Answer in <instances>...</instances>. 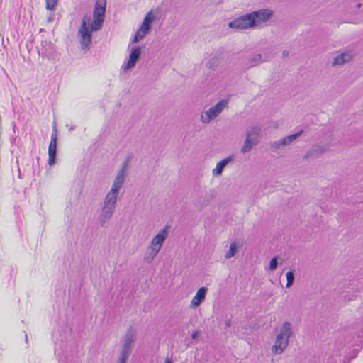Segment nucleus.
Instances as JSON below:
<instances>
[{
  "label": "nucleus",
  "instance_id": "19",
  "mask_svg": "<svg viewBox=\"0 0 363 363\" xmlns=\"http://www.w3.org/2000/svg\"><path fill=\"white\" fill-rule=\"evenodd\" d=\"M236 252V245L235 243H232L229 250L227 252L225 255L226 258H230L235 255Z\"/></svg>",
  "mask_w": 363,
  "mask_h": 363
},
{
  "label": "nucleus",
  "instance_id": "26",
  "mask_svg": "<svg viewBox=\"0 0 363 363\" xmlns=\"http://www.w3.org/2000/svg\"><path fill=\"white\" fill-rule=\"evenodd\" d=\"M230 325V321L226 322V326L229 327Z\"/></svg>",
  "mask_w": 363,
  "mask_h": 363
},
{
  "label": "nucleus",
  "instance_id": "10",
  "mask_svg": "<svg viewBox=\"0 0 363 363\" xmlns=\"http://www.w3.org/2000/svg\"><path fill=\"white\" fill-rule=\"evenodd\" d=\"M252 18L255 20V24L267 21L272 15V11L269 9H262L251 13Z\"/></svg>",
  "mask_w": 363,
  "mask_h": 363
},
{
  "label": "nucleus",
  "instance_id": "5",
  "mask_svg": "<svg viewBox=\"0 0 363 363\" xmlns=\"http://www.w3.org/2000/svg\"><path fill=\"white\" fill-rule=\"evenodd\" d=\"M255 25V20L252 18V14L250 13L241 16L229 23L228 26L234 29H247Z\"/></svg>",
  "mask_w": 363,
  "mask_h": 363
},
{
  "label": "nucleus",
  "instance_id": "6",
  "mask_svg": "<svg viewBox=\"0 0 363 363\" xmlns=\"http://www.w3.org/2000/svg\"><path fill=\"white\" fill-rule=\"evenodd\" d=\"M227 100L220 101L216 106L211 107L207 112L205 113L204 115H201V121L203 123H208L212 118L218 116L224 107L227 106Z\"/></svg>",
  "mask_w": 363,
  "mask_h": 363
},
{
  "label": "nucleus",
  "instance_id": "27",
  "mask_svg": "<svg viewBox=\"0 0 363 363\" xmlns=\"http://www.w3.org/2000/svg\"><path fill=\"white\" fill-rule=\"evenodd\" d=\"M283 55H285V56H287L288 55V52H286L285 51L283 52Z\"/></svg>",
  "mask_w": 363,
  "mask_h": 363
},
{
  "label": "nucleus",
  "instance_id": "4",
  "mask_svg": "<svg viewBox=\"0 0 363 363\" xmlns=\"http://www.w3.org/2000/svg\"><path fill=\"white\" fill-rule=\"evenodd\" d=\"M155 21V16L152 13V11H149L146 16L145 17L143 22L142 25L140 26V28L136 32L134 38L133 42L137 43L142 38H143L147 33L149 32L152 22Z\"/></svg>",
  "mask_w": 363,
  "mask_h": 363
},
{
  "label": "nucleus",
  "instance_id": "2",
  "mask_svg": "<svg viewBox=\"0 0 363 363\" xmlns=\"http://www.w3.org/2000/svg\"><path fill=\"white\" fill-rule=\"evenodd\" d=\"M292 335L291 325L289 322H284L279 333L276 336L274 344L272 347V352L277 355L284 352L289 345V340Z\"/></svg>",
  "mask_w": 363,
  "mask_h": 363
},
{
  "label": "nucleus",
  "instance_id": "21",
  "mask_svg": "<svg viewBox=\"0 0 363 363\" xmlns=\"http://www.w3.org/2000/svg\"><path fill=\"white\" fill-rule=\"evenodd\" d=\"M130 355V352H127L125 351H121V355L119 357L118 363H125L127 359H128Z\"/></svg>",
  "mask_w": 363,
  "mask_h": 363
},
{
  "label": "nucleus",
  "instance_id": "25",
  "mask_svg": "<svg viewBox=\"0 0 363 363\" xmlns=\"http://www.w3.org/2000/svg\"><path fill=\"white\" fill-rule=\"evenodd\" d=\"M284 275L283 273H281L280 274V276H279V283L281 285H282V276Z\"/></svg>",
  "mask_w": 363,
  "mask_h": 363
},
{
  "label": "nucleus",
  "instance_id": "15",
  "mask_svg": "<svg viewBox=\"0 0 363 363\" xmlns=\"http://www.w3.org/2000/svg\"><path fill=\"white\" fill-rule=\"evenodd\" d=\"M351 60V56L347 53H342L334 59L333 65H343Z\"/></svg>",
  "mask_w": 363,
  "mask_h": 363
},
{
  "label": "nucleus",
  "instance_id": "13",
  "mask_svg": "<svg viewBox=\"0 0 363 363\" xmlns=\"http://www.w3.org/2000/svg\"><path fill=\"white\" fill-rule=\"evenodd\" d=\"M135 341V333L134 332L130 329L127 331L125 338L124 343L122 347L121 351H125L127 352L130 353V350L132 348V345Z\"/></svg>",
  "mask_w": 363,
  "mask_h": 363
},
{
  "label": "nucleus",
  "instance_id": "20",
  "mask_svg": "<svg viewBox=\"0 0 363 363\" xmlns=\"http://www.w3.org/2000/svg\"><path fill=\"white\" fill-rule=\"evenodd\" d=\"M285 277L286 279V288H289L294 282V274H285Z\"/></svg>",
  "mask_w": 363,
  "mask_h": 363
},
{
  "label": "nucleus",
  "instance_id": "23",
  "mask_svg": "<svg viewBox=\"0 0 363 363\" xmlns=\"http://www.w3.org/2000/svg\"><path fill=\"white\" fill-rule=\"evenodd\" d=\"M197 336H198V332H196H196H194V333H192V335H191V337H192L193 339L196 338V337H197Z\"/></svg>",
  "mask_w": 363,
  "mask_h": 363
},
{
  "label": "nucleus",
  "instance_id": "28",
  "mask_svg": "<svg viewBox=\"0 0 363 363\" xmlns=\"http://www.w3.org/2000/svg\"><path fill=\"white\" fill-rule=\"evenodd\" d=\"M25 338H26V340H27V335L26 334L25 335Z\"/></svg>",
  "mask_w": 363,
  "mask_h": 363
},
{
  "label": "nucleus",
  "instance_id": "22",
  "mask_svg": "<svg viewBox=\"0 0 363 363\" xmlns=\"http://www.w3.org/2000/svg\"><path fill=\"white\" fill-rule=\"evenodd\" d=\"M277 266V258L276 257H274L271 262H270V264H269V270L271 271H273L276 269Z\"/></svg>",
  "mask_w": 363,
  "mask_h": 363
},
{
  "label": "nucleus",
  "instance_id": "3",
  "mask_svg": "<svg viewBox=\"0 0 363 363\" xmlns=\"http://www.w3.org/2000/svg\"><path fill=\"white\" fill-rule=\"evenodd\" d=\"M167 228L168 226H166L164 229L161 230V232H160L156 236H155L152 238L150 245L147 249V255L145 256V260L146 262H150L151 260H152L153 258L159 252L160 250L161 249L162 245L166 238L167 234Z\"/></svg>",
  "mask_w": 363,
  "mask_h": 363
},
{
  "label": "nucleus",
  "instance_id": "16",
  "mask_svg": "<svg viewBox=\"0 0 363 363\" xmlns=\"http://www.w3.org/2000/svg\"><path fill=\"white\" fill-rule=\"evenodd\" d=\"M229 162V158H225L222 160L220 162H219L216 166V168L213 170V174L214 175H219L222 173L224 167L226 166L228 162Z\"/></svg>",
  "mask_w": 363,
  "mask_h": 363
},
{
  "label": "nucleus",
  "instance_id": "1",
  "mask_svg": "<svg viewBox=\"0 0 363 363\" xmlns=\"http://www.w3.org/2000/svg\"><path fill=\"white\" fill-rule=\"evenodd\" d=\"M106 8V0H96L93 12V21L90 16H84L79 30L82 48H87L91 43V33L99 30L103 25Z\"/></svg>",
  "mask_w": 363,
  "mask_h": 363
},
{
  "label": "nucleus",
  "instance_id": "7",
  "mask_svg": "<svg viewBox=\"0 0 363 363\" xmlns=\"http://www.w3.org/2000/svg\"><path fill=\"white\" fill-rule=\"evenodd\" d=\"M57 130L54 127L52 130L51 139L48 147V164L52 166L55 163L57 154Z\"/></svg>",
  "mask_w": 363,
  "mask_h": 363
},
{
  "label": "nucleus",
  "instance_id": "18",
  "mask_svg": "<svg viewBox=\"0 0 363 363\" xmlns=\"http://www.w3.org/2000/svg\"><path fill=\"white\" fill-rule=\"evenodd\" d=\"M58 0H45V7L48 10H55L57 5Z\"/></svg>",
  "mask_w": 363,
  "mask_h": 363
},
{
  "label": "nucleus",
  "instance_id": "14",
  "mask_svg": "<svg viewBox=\"0 0 363 363\" xmlns=\"http://www.w3.org/2000/svg\"><path fill=\"white\" fill-rule=\"evenodd\" d=\"M140 55V48L133 49L130 55V59L125 66V69L133 67L135 65L136 61L138 60Z\"/></svg>",
  "mask_w": 363,
  "mask_h": 363
},
{
  "label": "nucleus",
  "instance_id": "17",
  "mask_svg": "<svg viewBox=\"0 0 363 363\" xmlns=\"http://www.w3.org/2000/svg\"><path fill=\"white\" fill-rule=\"evenodd\" d=\"M302 133V130H301L297 134H294V135H291L285 138H283L281 141H280V145H285L286 144H289L290 143H291L292 141H294L299 135H301Z\"/></svg>",
  "mask_w": 363,
  "mask_h": 363
},
{
  "label": "nucleus",
  "instance_id": "11",
  "mask_svg": "<svg viewBox=\"0 0 363 363\" xmlns=\"http://www.w3.org/2000/svg\"><path fill=\"white\" fill-rule=\"evenodd\" d=\"M207 292V289L206 287H201L196 292V295L194 296L191 306L192 308L198 307L205 299L206 295Z\"/></svg>",
  "mask_w": 363,
  "mask_h": 363
},
{
  "label": "nucleus",
  "instance_id": "12",
  "mask_svg": "<svg viewBox=\"0 0 363 363\" xmlns=\"http://www.w3.org/2000/svg\"><path fill=\"white\" fill-rule=\"evenodd\" d=\"M127 167V162H125L121 168V169L118 172L113 184L112 186L113 191H118V190L121 189L122 184L124 182V172Z\"/></svg>",
  "mask_w": 363,
  "mask_h": 363
},
{
  "label": "nucleus",
  "instance_id": "8",
  "mask_svg": "<svg viewBox=\"0 0 363 363\" xmlns=\"http://www.w3.org/2000/svg\"><path fill=\"white\" fill-rule=\"evenodd\" d=\"M259 132V129L257 128H252L250 131L247 133L244 145L242 147V152H248L252 149V145L257 141Z\"/></svg>",
  "mask_w": 363,
  "mask_h": 363
},
{
  "label": "nucleus",
  "instance_id": "9",
  "mask_svg": "<svg viewBox=\"0 0 363 363\" xmlns=\"http://www.w3.org/2000/svg\"><path fill=\"white\" fill-rule=\"evenodd\" d=\"M118 191H113L111 189V191L107 194L103 211L106 213V217L109 218L113 212L116 201Z\"/></svg>",
  "mask_w": 363,
  "mask_h": 363
},
{
  "label": "nucleus",
  "instance_id": "24",
  "mask_svg": "<svg viewBox=\"0 0 363 363\" xmlns=\"http://www.w3.org/2000/svg\"><path fill=\"white\" fill-rule=\"evenodd\" d=\"M165 363H173V360L169 357L165 359Z\"/></svg>",
  "mask_w": 363,
  "mask_h": 363
}]
</instances>
